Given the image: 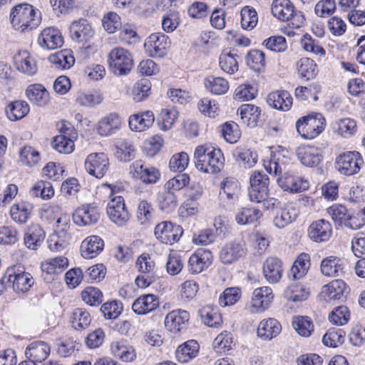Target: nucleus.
<instances>
[{
    "instance_id": "obj_35",
    "label": "nucleus",
    "mask_w": 365,
    "mask_h": 365,
    "mask_svg": "<svg viewBox=\"0 0 365 365\" xmlns=\"http://www.w3.org/2000/svg\"><path fill=\"white\" fill-rule=\"evenodd\" d=\"M267 102L273 108L287 111L292 105V98L286 91H276L268 95Z\"/></svg>"
},
{
    "instance_id": "obj_58",
    "label": "nucleus",
    "mask_w": 365,
    "mask_h": 365,
    "mask_svg": "<svg viewBox=\"0 0 365 365\" xmlns=\"http://www.w3.org/2000/svg\"><path fill=\"white\" fill-rule=\"evenodd\" d=\"M50 62L57 68L62 69L70 68L75 63V59L70 50H62L49 57Z\"/></svg>"
},
{
    "instance_id": "obj_44",
    "label": "nucleus",
    "mask_w": 365,
    "mask_h": 365,
    "mask_svg": "<svg viewBox=\"0 0 365 365\" xmlns=\"http://www.w3.org/2000/svg\"><path fill=\"white\" fill-rule=\"evenodd\" d=\"M240 187L239 182L234 178H226L221 184L220 195L225 197L231 203H235L239 199Z\"/></svg>"
},
{
    "instance_id": "obj_52",
    "label": "nucleus",
    "mask_w": 365,
    "mask_h": 365,
    "mask_svg": "<svg viewBox=\"0 0 365 365\" xmlns=\"http://www.w3.org/2000/svg\"><path fill=\"white\" fill-rule=\"evenodd\" d=\"M103 101V96L101 91L93 90L87 92H79L77 94L76 102L84 107H94L101 104Z\"/></svg>"
},
{
    "instance_id": "obj_49",
    "label": "nucleus",
    "mask_w": 365,
    "mask_h": 365,
    "mask_svg": "<svg viewBox=\"0 0 365 365\" xmlns=\"http://www.w3.org/2000/svg\"><path fill=\"white\" fill-rule=\"evenodd\" d=\"M297 70L300 78L306 80L314 78L318 73L317 65L309 58H302L297 63Z\"/></svg>"
},
{
    "instance_id": "obj_27",
    "label": "nucleus",
    "mask_w": 365,
    "mask_h": 365,
    "mask_svg": "<svg viewBox=\"0 0 365 365\" xmlns=\"http://www.w3.org/2000/svg\"><path fill=\"white\" fill-rule=\"evenodd\" d=\"M93 34L94 31L86 19L74 21L70 26V36L76 42H86L93 36Z\"/></svg>"
},
{
    "instance_id": "obj_41",
    "label": "nucleus",
    "mask_w": 365,
    "mask_h": 365,
    "mask_svg": "<svg viewBox=\"0 0 365 365\" xmlns=\"http://www.w3.org/2000/svg\"><path fill=\"white\" fill-rule=\"evenodd\" d=\"M322 273L328 277H337L344 272V262L337 257L329 256L321 262Z\"/></svg>"
},
{
    "instance_id": "obj_55",
    "label": "nucleus",
    "mask_w": 365,
    "mask_h": 365,
    "mask_svg": "<svg viewBox=\"0 0 365 365\" xmlns=\"http://www.w3.org/2000/svg\"><path fill=\"white\" fill-rule=\"evenodd\" d=\"M178 118V111L175 108L162 109L158 117L160 129L164 131L171 129Z\"/></svg>"
},
{
    "instance_id": "obj_28",
    "label": "nucleus",
    "mask_w": 365,
    "mask_h": 365,
    "mask_svg": "<svg viewBox=\"0 0 365 365\" xmlns=\"http://www.w3.org/2000/svg\"><path fill=\"white\" fill-rule=\"evenodd\" d=\"M122 120L116 113H110L100 120L96 125L97 133L101 136H109L118 130Z\"/></svg>"
},
{
    "instance_id": "obj_31",
    "label": "nucleus",
    "mask_w": 365,
    "mask_h": 365,
    "mask_svg": "<svg viewBox=\"0 0 365 365\" xmlns=\"http://www.w3.org/2000/svg\"><path fill=\"white\" fill-rule=\"evenodd\" d=\"M240 56L235 50L223 51L219 56V66L220 69L229 74L235 73L239 69Z\"/></svg>"
},
{
    "instance_id": "obj_50",
    "label": "nucleus",
    "mask_w": 365,
    "mask_h": 365,
    "mask_svg": "<svg viewBox=\"0 0 365 365\" xmlns=\"http://www.w3.org/2000/svg\"><path fill=\"white\" fill-rule=\"evenodd\" d=\"M112 354L122 361L129 362L133 361L136 354L132 346H128L124 341H115L110 345Z\"/></svg>"
},
{
    "instance_id": "obj_21",
    "label": "nucleus",
    "mask_w": 365,
    "mask_h": 365,
    "mask_svg": "<svg viewBox=\"0 0 365 365\" xmlns=\"http://www.w3.org/2000/svg\"><path fill=\"white\" fill-rule=\"evenodd\" d=\"M279 186L284 191L289 192H300L309 188V184L307 180L285 173L277 178Z\"/></svg>"
},
{
    "instance_id": "obj_1",
    "label": "nucleus",
    "mask_w": 365,
    "mask_h": 365,
    "mask_svg": "<svg viewBox=\"0 0 365 365\" xmlns=\"http://www.w3.org/2000/svg\"><path fill=\"white\" fill-rule=\"evenodd\" d=\"M194 160L196 168L205 173H217L224 166L221 150L207 144L198 145L195 148Z\"/></svg>"
},
{
    "instance_id": "obj_33",
    "label": "nucleus",
    "mask_w": 365,
    "mask_h": 365,
    "mask_svg": "<svg viewBox=\"0 0 365 365\" xmlns=\"http://www.w3.org/2000/svg\"><path fill=\"white\" fill-rule=\"evenodd\" d=\"M158 306L159 301L155 295L145 294L139 297L134 301L132 309L137 314L143 315L154 311Z\"/></svg>"
},
{
    "instance_id": "obj_2",
    "label": "nucleus",
    "mask_w": 365,
    "mask_h": 365,
    "mask_svg": "<svg viewBox=\"0 0 365 365\" xmlns=\"http://www.w3.org/2000/svg\"><path fill=\"white\" fill-rule=\"evenodd\" d=\"M41 20L40 11L27 3L16 5L11 9L10 13V22L12 27L20 32L36 29Z\"/></svg>"
},
{
    "instance_id": "obj_22",
    "label": "nucleus",
    "mask_w": 365,
    "mask_h": 365,
    "mask_svg": "<svg viewBox=\"0 0 365 365\" xmlns=\"http://www.w3.org/2000/svg\"><path fill=\"white\" fill-rule=\"evenodd\" d=\"M274 295L272 289L269 287H262L253 291L251 304L252 312H262L271 304Z\"/></svg>"
},
{
    "instance_id": "obj_48",
    "label": "nucleus",
    "mask_w": 365,
    "mask_h": 365,
    "mask_svg": "<svg viewBox=\"0 0 365 365\" xmlns=\"http://www.w3.org/2000/svg\"><path fill=\"white\" fill-rule=\"evenodd\" d=\"M204 84L209 92L217 96L225 94L230 88L229 82L225 78L214 76L207 77Z\"/></svg>"
},
{
    "instance_id": "obj_3",
    "label": "nucleus",
    "mask_w": 365,
    "mask_h": 365,
    "mask_svg": "<svg viewBox=\"0 0 365 365\" xmlns=\"http://www.w3.org/2000/svg\"><path fill=\"white\" fill-rule=\"evenodd\" d=\"M271 11L276 19L284 22L289 21L294 28H299L304 24L302 13L296 9L290 0H273Z\"/></svg>"
},
{
    "instance_id": "obj_25",
    "label": "nucleus",
    "mask_w": 365,
    "mask_h": 365,
    "mask_svg": "<svg viewBox=\"0 0 365 365\" xmlns=\"http://www.w3.org/2000/svg\"><path fill=\"white\" fill-rule=\"evenodd\" d=\"M297 156L303 165L309 168L317 167L322 160L319 149L314 146L299 147Z\"/></svg>"
},
{
    "instance_id": "obj_60",
    "label": "nucleus",
    "mask_w": 365,
    "mask_h": 365,
    "mask_svg": "<svg viewBox=\"0 0 365 365\" xmlns=\"http://www.w3.org/2000/svg\"><path fill=\"white\" fill-rule=\"evenodd\" d=\"M76 138L68 135H56L52 141V147L60 153H71L74 150V140Z\"/></svg>"
},
{
    "instance_id": "obj_5",
    "label": "nucleus",
    "mask_w": 365,
    "mask_h": 365,
    "mask_svg": "<svg viewBox=\"0 0 365 365\" xmlns=\"http://www.w3.org/2000/svg\"><path fill=\"white\" fill-rule=\"evenodd\" d=\"M108 63L110 70L115 76L126 75L133 66L131 53L122 47H115L110 51Z\"/></svg>"
},
{
    "instance_id": "obj_62",
    "label": "nucleus",
    "mask_w": 365,
    "mask_h": 365,
    "mask_svg": "<svg viewBox=\"0 0 365 365\" xmlns=\"http://www.w3.org/2000/svg\"><path fill=\"white\" fill-rule=\"evenodd\" d=\"M292 327L302 336L308 337L314 331V324L308 317L297 316L293 318Z\"/></svg>"
},
{
    "instance_id": "obj_16",
    "label": "nucleus",
    "mask_w": 365,
    "mask_h": 365,
    "mask_svg": "<svg viewBox=\"0 0 365 365\" xmlns=\"http://www.w3.org/2000/svg\"><path fill=\"white\" fill-rule=\"evenodd\" d=\"M107 213L110 220L118 225H124L129 219L128 211L121 196L111 198L107 205Z\"/></svg>"
},
{
    "instance_id": "obj_29",
    "label": "nucleus",
    "mask_w": 365,
    "mask_h": 365,
    "mask_svg": "<svg viewBox=\"0 0 365 365\" xmlns=\"http://www.w3.org/2000/svg\"><path fill=\"white\" fill-rule=\"evenodd\" d=\"M50 346L44 341H36L31 343L25 351L26 357L36 364L44 361L50 354Z\"/></svg>"
},
{
    "instance_id": "obj_43",
    "label": "nucleus",
    "mask_w": 365,
    "mask_h": 365,
    "mask_svg": "<svg viewBox=\"0 0 365 365\" xmlns=\"http://www.w3.org/2000/svg\"><path fill=\"white\" fill-rule=\"evenodd\" d=\"M346 289V283L341 279H336L323 287L322 295L327 300L340 299Z\"/></svg>"
},
{
    "instance_id": "obj_59",
    "label": "nucleus",
    "mask_w": 365,
    "mask_h": 365,
    "mask_svg": "<svg viewBox=\"0 0 365 365\" xmlns=\"http://www.w3.org/2000/svg\"><path fill=\"white\" fill-rule=\"evenodd\" d=\"M241 297L242 291L240 288L237 287H228L220 294L218 302L222 307L232 306L240 299Z\"/></svg>"
},
{
    "instance_id": "obj_4",
    "label": "nucleus",
    "mask_w": 365,
    "mask_h": 365,
    "mask_svg": "<svg viewBox=\"0 0 365 365\" xmlns=\"http://www.w3.org/2000/svg\"><path fill=\"white\" fill-rule=\"evenodd\" d=\"M326 119L321 113H312L299 118L296 128L300 136L307 140L317 137L325 128Z\"/></svg>"
},
{
    "instance_id": "obj_19",
    "label": "nucleus",
    "mask_w": 365,
    "mask_h": 365,
    "mask_svg": "<svg viewBox=\"0 0 365 365\" xmlns=\"http://www.w3.org/2000/svg\"><path fill=\"white\" fill-rule=\"evenodd\" d=\"M38 45L48 50L60 48L63 44V38L58 29L54 27L44 29L38 38Z\"/></svg>"
},
{
    "instance_id": "obj_63",
    "label": "nucleus",
    "mask_w": 365,
    "mask_h": 365,
    "mask_svg": "<svg viewBox=\"0 0 365 365\" xmlns=\"http://www.w3.org/2000/svg\"><path fill=\"white\" fill-rule=\"evenodd\" d=\"M32 206L31 205L21 202L12 205L10 213L14 221L19 223H25L29 218Z\"/></svg>"
},
{
    "instance_id": "obj_46",
    "label": "nucleus",
    "mask_w": 365,
    "mask_h": 365,
    "mask_svg": "<svg viewBox=\"0 0 365 365\" xmlns=\"http://www.w3.org/2000/svg\"><path fill=\"white\" fill-rule=\"evenodd\" d=\"M198 350V343L195 340H189L178 347L176 359L179 362L187 363L197 356Z\"/></svg>"
},
{
    "instance_id": "obj_8",
    "label": "nucleus",
    "mask_w": 365,
    "mask_h": 365,
    "mask_svg": "<svg viewBox=\"0 0 365 365\" xmlns=\"http://www.w3.org/2000/svg\"><path fill=\"white\" fill-rule=\"evenodd\" d=\"M129 174L136 180L147 185L155 184L161 177L160 170L155 167L145 165L142 160L134 161L129 168Z\"/></svg>"
},
{
    "instance_id": "obj_34",
    "label": "nucleus",
    "mask_w": 365,
    "mask_h": 365,
    "mask_svg": "<svg viewBox=\"0 0 365 365\" xmlns=\"http://www.w3.org/2000/svg\"><path fill=\"white\" fill-rule=\"evenodd\" d=\"M282 262L279 259L269 257L264 262L263 274L269 282H277L282 278Z\"/></svg>"
},
{
    "instance_id": "obj_32",
    "label": "nucleus",
    "mask_w": 365,
    "mask_h": 365,
    "mask_svg": "<svg viewBox=\"0 0 365 365\" xmlns=\"http://www.w3.org/2000/svg\"><path fill=\"white\" fill-rule=\"evenodd\" d=\"M282 326L277 320L269 318L262 320L257 328V336L264 340H271L279 334Z\"/></svg>"
},
{
    "instance_id": "obj_47",
    "label": "nucleus",
    "mask_w": 365,
    "mask_h": 365,
    "mask_svg": "<svg viewBox=\"0 0 365 365\" xmlns=\"http://www.w3.org/2000/svg\"><path fill=\"white\" fill-rule=\"evenodd\" d=\"M260 113L259 107L253 104H243L237 110L243 123L251 127L257 125Z\"/></svg>"
},
{
    "instance_id": "obj_7",
    "label": "nucleus",
    "mask_w": 365,
    "mask_h": 365,
    "mask_svg": "<svg viewBox=\"0 0 365 365\" xmlns=\"http://www.w3.org/2000/svg\"><path fill=\"white\" fill-rule=\"evenodd\" d=\"M12 283L16 292H26L34 285V279L29 272L25 271L21 265H15L8 268L4 279Z\"/></svg>"
},
{
    "instance_id": "obj_13",
    "label": "nucleus",
    "mask_w": 365,
    "mask_h": 365,
    "mask_svg": "<svg viewBox=\"0 0 365 365\" xmlns=\"http://www.w3.org/2000/svg\"><path fill=\"white\" fill-rule=\"evenodd\" d=\"M183 233L182 227L170 222L164 221L155 227V235L162 243L173 245L178 242Z\"/></svg>"
},
{
    "instance_id": "obj_26",
    "label": "nucleus",
    "mask_w": 365,
    "mask_h": 365,
    "mask_svg": "<svg viewBox=\"0 0 365 365\" xmlns=\"http://www.w3.org/2000/svg\"><path fill=\"white\" fill-rule=\"evenodd\" d=\"M104 241L97 235H91L83 240L80 250L85 259L97 257L103 250Z\"/></svg>"
},
{
    "instance_id": "obj_20",
    "label": "nucleus",
    "mask_w": 365,
    "mask_h": 365,
    "mask_svg": "<svg viewBox=\"0 0 365 365\" xmlns=\"http://www.w3.org/2000/svg\"><path fill=\"white\" fill-rule=\"evenodd\" d=\"M308 236L315 242L328 241L332 234L331 224L325 220H319L313 222L308 227Z\"/></svg>"
},
{
    "instance_id": "obj_56",
    "label": "nucleus",
    "mask_w": 365,
    "mask_h": 365,
    "mask_svg": "<svg viewBox=\"0 0 365 365\" xmlns=\"http://www.w3.org/2000/svg\"><path fill=\"white\" fill-rule=\"evenodd\" d=\"M91 322L89 312L83 308H76L73 310L71 317V324L73 329L80 331L87 329Z\"/></svg>"
},
{
    "instance_id": "obj_57",
    "label": "nucleus",
    "mask_w": 365,
    "mask_h": 365,
    "mask_svg": "<svg viewBox=\"0 0 365 365\" xmlns=\"http://www.w3.org/2000/svg\"><path fill=\"white\" fill-rule=\"evenodd\" d=\"M234 155L239 164L245 168H252L257 163L256 153L247 148H237Z\"/></svg>"
},
{
    "instance_id": "obj_15",
    "label": "nucleus",
    "mask_w": 365,
    "mask_h": 365,
    "mask_svg": "<svg viewBox=\"0 0 365 365\" xmlns=\"http://www.w3.org/2000/svg\"><path fill=\"white\" fill-rule=\"evenodd\" d=\"M190 320V313L178 309L170 312L165 318V327L171 333L177 334L186 329Z\"/></svg>"
},
{
    "instance_id": "obj_9",
    "label": "nucleus",
    "mask_w": 365,
    "mask_h": 365,
    "mask_svg": "<svg viewBox=\"0 0 365 365\" xmlns=\"http://www.w3.org/2000/svg\"><path fill=\"white\" fill-rule=\"evenodd\" d=\"M136 267L142 274L135 278V284L139 288H145L154 280L155 262L148 253L140 255L135 262Z\"/></svg>"
},
{
    "instance_id": "obj_39",
    "label": "nucleus",
    "mask_w": 365,
    "mask_h": 365,
    "mask_svg": "<svg viewBox=\"0 0 365 365\" xmlns=\"http://www.w3.org/2000/svg\"><path fill=\"white\" fill-rule=\"evenodd\" d=\"M45 232L38 225L30 226L24 235V244L29 249L37 250L45 239Z\"/></svg>"
},
{
    "instance_id": "obj_23",
    "label": "nucleus",
    "mask_w": 365,
    "mask_h": 365,
    "mask_svg": "<svg viewBox=\"0 0 365 365\" xmlns=\"http://www.w3.org/2000/svg\"><path fill=\"white\" fill-rule=\"evenodd\" d=\"M212 260V255L209 250L199 249L189 259V270L192 274H199L211 264Z\"/></svg>"
},
{
    "instance_id": "obj_18",
    "label": "nucleus",
    "mask_w": 365,
    "mask_h": 365,
    "mask_svg": "<svg viewBox=\"0 0 365 365\" xmlns=\"http://www.w3.org/2000/svg\"><path fill=\"white\" fill-rule=\"evenodd\" d=\"M68 265V259L63 256L50 258L43 262L41 269L44 280H53L56 275L63 272Z\"/></svg>"
},
{
    "instance_id": "obj_51",
    "label": "nucleus",
    "mask_w": 365,
    "mask_h": 365,
    "mask_svg": "<svg viewBox=\"0 0 365 365\" xmlns=\"http://www.w3.org/2000/svg\"><path fill=\"white\" fill-rule=\"evenodd\" d=\"M309 266V256L305 253L299 255L290 269L289 277L294 279L302 278L307 273Z\"/></svg>"
},
{
    "instance_id": "obj_17",
    "label": "nucleus",
    "mask_w": 365,
    "mask_h": 365,
    "mask_svg": "<svg viewBox=\"0 0 365 365\" xmlns=\"http://www.w3.org/2000/svg\"><path fill=\"white\" fill-rule=\"evenodd\" d=\"M99 217V209L91 205H83L77 208L73 214V222L78 226H89L96 224Z\"/></svg>"
},
{
    "instance_id": "obj_40",
    "label": "nucleus",
    "mask_w": 365,
    "mask_h": 365,
    "mask_svg": "<svg viewBox=\"0 0 365 365\" xmlns=\"http://www.w3.org/2000/svg\"><path fill=\"white\" fill-rule=\"evenodd\" d=\"M262 212L255 207H245L239 209L235 215L237 224L246 225L256 222L262 217Z\"/></svg>"
},
{
    "instance_id": "obj_12",
    "label": "nucleus",
    "mask_w": 365,
    "mask_h": 365,
    "mask_svg": "<svg viewBox=\"0 0 365 365\" xmlns=\"http://www.w3.org/2000/svg\"><path fill=\"white\" fill-rule=\"evenodd\" d=\"M85 168L88 173L96 178H102L109 170V160L103 153H93L85 160Z\"/></svg>"
},
{
    "instance_id": "obj_6",
    "label": "nucleus",
    "mask_w": 365,
    "mask_h": 365,
    "mask_svg": "<svg viewBox=\"0 0 365 365\" xmlns=\"http://www.w3.org/2000/svg\"><path fill=\"white\" fill-rule=\"evenodd\" d=\"M337 170L344 175H353L358 173L364 162L358 151H346L339 154L335 160Z\"/></svg>"
},
{
    "instance_id": "obj_53",
    "label": "nucleus",
    "mask_w": 365,
    "mask_h": 365,
    "mask_svg": "<svg viewBox=\"0 0 365 365\" xmlns=\"http://www.w3.org/2000/svg\"><path fill=\"white\" fill-rule=\"evenodd\" d=\"M71 240V235L68 232L56 231L49 236L48 246L52 252H61L68 245Z\"/></svg>"
},
{
    "instance_id": "obj_61",
    "label": "nucleus",
    "mask_w": 365,
    "mask_h": 365,
    "mask_svg": "<svg viewBox=\"0 0 365 365\" xmlns=\"http://www.w3.org/2000/svg\"><path fill=\"white\" fill-rule=\"evenodd\" d=\"M301 47L307 52L312 53L320 57H324L326 51L319 44V41L313 38L309 34L302 36L300 40Z\"/></svg>"
},
{
    "instance_id": "obj_11",
    "label": "nucleus",
    "mask_w": 365,
    "mask_h": 365,
    "mask_svg": "<svg viewBox=\"0 0 365 365\" xmlns=\"http://www.w3.org/2000/svg\"><path fill=\"white\" fill-rule=\"evenodd\" d=\"M250 182L249 195L251 201L259 202L268 196L269 179L267 175L255 171L250 176Z\"/></svg>"
},
{
    "instance_id": "obj_38",
    "label": "nucleus",
    "mask_w": 365,
    "mask_h": 365,
    "mask_svg": "<svg viewBox=\"0 0 365 365\" xmlns=\"http://www.w3.org/2000/svg\"><path fill=\"white\" fill-rule=\"evenodd\" d=\"M26 96L28 99L38 106H44L49 101V93L41 84H32L27 87Z\"/></svg>"
},
{
    "instance_id": "obj_36",
    "label": "nucleus",
    "mask_w": 365,
    "mask_h": 365,
    "mask_svg": "<svg viewBox=\"0 0 365 365\" xmlns=\"http://www.w3.org/2000/svg\"><path fill=\"white\" fill-rule=\"evenodd\" d=\"M245 255L244 249L240 243L229 242L225 245L220 252V259L225 264H230L238 260Z\"/></svg>"
},
{
    "instance_id": "obj_45",
    "label": "nucleus",
    "mask_w": 365,
    "mask_h": 365,
    "mask_svg": "<svg viewBox=\"0 0 365 365\" xmlns=\"http://www.w3.org/2000/svg\"><path fill=\"white\" fill-rule=\"evenodd\" d=\"M154 115L151 111L141 114L133 115L129 118V126L131 130L141 132L150 128L154 123Z\"/></svg>"
},
{
    "instance_id": "obj_64",
    "label": "nucleus",
    "mask_w": 365,
    "mask_h": 365,
    "mask_svg": "<svg viewBox=\"0 0 365 365\" xmlns=\"http://www.w3.org/2000/svg\"><path fill=\"white\" fill-rule=\"evenodd\" d=\"M115 147V155L120 161L128 162L135 158V150L130 142L126 140L118 141Z\"/></svg>"
},
{
    "instance_id": "obj_42",
    "label": "nucleus",
    "mask_w": 365,
    "mask_h": 365,
    "mask_svg": "<svg viewBox=\"0 0 365 365\" xmlns=\"http://www.w3.org/2000/svg\"><path fill=\"white\" fill-rule=\"evenodd\" d=\"M29 104L22 100L11 102L5 108L7 118L11 121H16L24 118L29 112Z\"/></svg>"
},
{
    "instance_id": "obj_37",
    "label": "nucleus",
    "mask_w": 365,
    "mask_h": 365,
    "mask_svg": "<svg viewBox=\"0 0 365 365\" xmlns=\"http://www.w3.org/2000/svg\"><path fill=\"white\" fill-rule=\"evenodd\" d=\"M289 159L279 152L274 153L271 158L268 160H264V168L270 174L274 176L281 175L286 169V165Z\"/></svg>"
},
{
    "instance_id": "obj_30",
    "label": "nucleus",
    "mask_w": 365,
    "mask_h": 365,
    "mask_svg": "<svg viewBox=\"0 0 365 365\" xmlns=\"http://www.w3.org/2000/svg\"><path fill=\"white\" fill-rule=\"evenodd\" d=\"M331 127L334 133L344 138L353 136L357 131L356 122L351 118L337 119L331 123Z\"/></svg>"
},
{
    "instance_id": "obj_10",
    "label": "nucleus",
    "mask_w": 365,
    "mask_h": 365,
    "mask_svg": "<svg viewBox=\"0 0 365 365\" xmlns=\"http://www.w3.org/2000/svg\"><path fill=\"white\" fill-rule=\"evenodd\" d=\"M170 45L168 36L163 33H155L146 38L144 47L149 56L162 58L166 55Z\"/></svg>"
},
{
    "instance_id": "obj_14",
    "label": "nucleus",
    "mask_w": 365,
    "mask_h": 365,
    "mask_svg": "<svg viewBox=\"0 0 365 365\" xmlns=\"http://www.w3.org/2000/svg\"><path fill=\"white\" fill-rule=\"evenodd\" d=\"M299 214V209L293 202L283 204L273 217V225L278 229H283L296 220Z\"/></svg>"
},
{
    "instance_id": "obj_24",
    "label": "nucleus",
    "mask_w": 365,
    "mask_h": 365,
    "mask_svg": "<svg viewBox=\"0 0 365 365\" xmlns=\"http://www.w3.org/2000/svg\"><path fill=\"white\" fill-rule=\"evenodd\" d=\"M14 64L18 71L28 76H33L38 71L36 58L27 51H20L14 56Z\"/></svg>"
},
{
    "instance_id": "obj_54",
    "label": "nucleus",
    "mask_w": 365,
    "mask_h": 365,
    "mask_svg": "<svg viewBox=\"0 0 365 365\" xmlns=\"http://www.w3.org/2000/svg\"><path fill=\"white\" fill-rule=\"evenodd\" d=\"M200 315L204 324L210 327H217L222 323L217 308L205 306L200 310Z\"/></svg>"
}]
</instances>
